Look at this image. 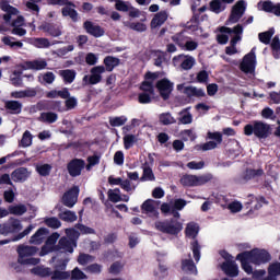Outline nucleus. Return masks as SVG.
<instances>
[{
  "mask_svg": "<svg viewBox=\"0 0 280 280\" xmlns=\"http://www.w3.org/2000/svg\"><path fill=\"white\" fill-rule=\"evenodd\" d=\"M141 182L143 180H156V177L154 176V172L152 171V167L145 166L143 168L142 176L140 178Z\"/></svg>",
  "mask_w": 280,
  "mask_h": 280,
  "instance_id": "6e6d98bb",
  "label": "nucleus"
},
{
  "mask_svg": "<svg viewBox=\"0 0 280 280\" xmlns=\"http://www.w3.org/2000/svg\"><path fill=\"white\" fill-rule=\"evenodd\" d=\"M257 65V56L255 51L252 49L247 55L244 56L243 61L240 63V70L243 73H255V67Z\"/></svg>",
  "mask_w": 280,
  "mask_h": 280,
  "instance_id": "0eeeda50",
  "label": "nucleus"
},
{
  "mask_svg": "<svg viewBox=\"0 0 280 280\" xmlns=\"http://www.w3.org/2000/svg\"><path fill=\"white\" fill-rule=\"evenodd\" d=\"M71 279H73V280H82V279H89V277L85 276L84 271L80 270V268L75 267L71 271Z\"/></svg>",
  "mask_w": 280,
  "mask_h": 280,
  "instance_id": "774afa93",
  "label": "nucleus"
},
{
  "mask_svg": "<svg viewBox=\"0 0 280 280\" xmlns=\"http://www.w3.org/2000/svg\"><path fill=\"white\" fill-rule=\"evenodd\" d=\"M59 75L63 80L65 84H73L75 82V75L78 72L73 69L59 70Z\"/></svg>",
  "mask_w": 280,
  "mask_h": 280,
  "instance_id": "a878e982",
  "label": "nucleus"
},
{
  "mask_svg": "<svg viewBox=\"0 0 280 280\" xmlns=\"http://www.w3.org/2000/svg\"><path fill=\"white\" fill-rule=\"evenodd\" d=\"M209 180H211V176L209 175L198 176L186 174L179 179V183L183 187H201V185H207Z\"/></svg>",
  "mask_w": 280,
  "mask_h": 280,
  "instance_id": "20e7f679",
  "label": "nucleus"
},
{
  "mask_svg": "<svg viewBox=\"0 0 280 280\" xmlns=\"http://www.w3.org/2000/svg\"><path fill=\"white\" fill-rule=\"evenodd\" d=\"M48 110H56L57 113H65V107H62V101H48L46 103Z\"/></svg>",
  "mask_w": 280,
  "mask_h": 280,
  "instance_id": "c03bdc74",
  "label": "nucleus"
},
{
  "mask_svg": "<svg viewBox=\"0 0 280 280\" xmlns=\"http://www.w3.org/2000/svg\"><path fill=\"white\" fill-rule=\"evenodd\" d=\"M23 225L19 219L11 218L8 222L2 224V235H10V233H19Z\"/></svg>",
  "mask_w": 280,
  "mask_h": 280,
  "instance_id": "ddd939ff",
  "label": "nucleus"
},
{
  "mask_svg": "<svg viewBox=\"0 0 280 280\" xmlns=\"http://www.w3.org/2000/svg\"><path fill=\"white\" fill-rule=\"evenodd\" d=\"M219 32H221V34H235V36H241V34H244V26H242V24H237L233 28L221 26Z\"/></svg>",
  "mask_w": 280,
  "mask_h": 280,
  "instance_id": "e433bc0d",
  "label": "nucleus"
},
{
  "mask_svg": "<svg viewBox=\"0 0 280 280\" xmlns=\"http://www.w3.org/2000/svg\"><path fill=\"white\" fill-rule=\"evenodd\" d=\"M272 36H275L273 30H269L258 34V38L260 43H262L264 45H270V40L272 39Z\"/></svg>",
  "mask_w": 280,
  "mask_h": 280,
  "instance_id": "a18cd8bd",
  "label": "nucleus"
},
{
  "mask_svg": "<svg viewBox=\"0 0 280 280\" xmlns=\"http://www.w3.org/2000/svg\"><path fill=\"white\" fill-rule=\"evenodd\" d=\"M34 45L37 49H49V47H51V43H49V39L45 37L35 38Z\"/></svg>",
  "mask_w": 280,
  "mask_h": 280,
  "instance_id": "09e8293b",
  "label": "nucleus"
},
{
  "mask_svg": "<svg viewBox=\"0 0 280 280\" xmlns=\"http://www.w3.org/2000/svg\"><path fill=\"white\" fill-rule=\"evenodd\" d=\"M221 270L226 275V277L233 278L240 275V267H237V262H235V260L222 262Z\"/></svg>",
  "mask_w": 280,
  "mask_h": 280,
  "instance_id": "a211bd4d",
  "label": "nucleus"
},
{
  "mask_svg": "<svg viewBox=\"0 0 280 280\" xmlns=\"http://www.w3.org/2000/svg\"><path fill=\"white\" fill-rule=\"evenodd\" d=\"M32 139H34L32 132H30V130L24 131L21 140L22 148H30V145H32Z\"/></svg>",
  "mask_w": 280,
  "mask_h": 280,
  "instance_id": "69168bd1",
  "label": "nucleus"
},
{
  "mask_svg": "<svg viewBox=\"0 0 280 280\" xmlns=\"http://www.w3.org/2000/svg\"><path fill=\"white\" fill-rule=\"evenodd\" d=\"M49 233V230L47 228H39L34 235L30 238V244H42L43 243V236L47 235Z\"/></svg>",
  "mask_w": 280,
  "mask_h": 280,
  "instance_id": "473e14b6",
  "label": "nucleus"
},
{
  "mask_svg": "<svg viewBox=\"0 0 280 280\" xmlns=\"http://www.w3.org/2000/svg\"><path fill=\"white\" fill-rule=\"evenodd\" d=\"M122 270H124V265H121L120 261H115L110 265L108 272L109 275L117 276V275H120Z\"/></svg>",
  "mask_w": 280,
  "mask_h": 280,
  "instance_id": "680f3d73",
  "label": "nucleus"
},
{
  "mask_svg": "<svg viewBox=\"0 0 280 280\" xmlns=\"http://www.w3.org/2000/svg\"><path fill=\"white\" fill-rule=\"evenodd\" d=\"M91 261H95V257L90 254H80L78 257V264H80V266H86V264H91Z\"/></svg>",
  "mask_w": 280,
  "mask_h": 280,
  "instance_id": "e2e57ef3",
  "label": "nucleus"
},
{
  "mask_svg": "<svg viewBox=\"0 0 280 280\" xmlns=\"http://www.w3.org/2000/svg\"><path fill=\"white\" fill-rule=\"evenodd\" d=\"M85 165L86 162L83 159L74 158L67 164L68 174L72 178H77V176L82 175V170H84Z\"/></svg>",
  "mask_w": 280,
  "mask_h": 280,
  "instance_id": "9d476101",
  "label": "nucleus"
},
{
  "mask_svg": "<svg viewBox=\"0 0 280 280\" xmlns=\"http://www.w3.org/2000/svg\"><path fill=\"white\" fill-rule=\"evenodd\" d=\"M8 211L11 215H24V213H27V207L22 203L9 206Z\"/></svg>",
  "mask_w": 280,
  "mask_h": 280,
  "instance_id": "58836bf2",
  "label": "nucleus"
},
{
  "mask_svg": "<svg viewBox=\"0 0 280 280\" xmlns=\"http://www.w3.org/2000/svg\"><path fill=\"white\" fill-rule=\"evenodd\" d=\"M245 255L249 258L250 264L255 266H261V264H268L272 259L270 253L266 249H252L249 252H245Z\"/></svg>",
  "mask_w": 280,
  "mask_h": 280,
  "instance_id": "7ed1b4c3",
  "label": "nucleus"
},
{
  "mask_svg": "<svg viewBox=\"0 0 280 280\" xmlns=\"http://www.w3.org/2000/svg\"><path fill=\"white\" fill-rule=\"evenodd\" d=\"M172 62L174 67H179L183 71H189L194 69L196 59L189 55L180 54L173 57Z\"/></svg>",
  "mask_w": 280,
  "mask_h": 280,
  "instance_id": "423d86ee",
  "label": "nucleus"
},
{
  "mask_svg": "<svg viewBox=\"0 0 280 280\" xmlns=\"http://www.w3.org/2000/svg\"><path fill=\"white\" fill-rule=\"evenodd\" d=\"M11 178L14 183H25L30 178V171L26 167L15 168L11 173Z\"/></svg>",
  "mask_w": 280,
  "mask_h": 280,
  "instance_id": "412c9836",
  "label": "nucleus"
},
{
  "mask_svg": "<svg viewBox=\"0 0 280 280\" xmlns=\"http://www.w3.org/2000/svg\"><path fill=\"white\" fill-rule=\"evenodd\" d=\"M236 259L237 261H241V266L244 272H246V275H253V266H250V258L248 257V255L245 254V252L237 254Z\"/></svg>",
  "mask_w": 280,
  "mask_h": 280,
  "instance_id": "b1692460",
  "label": "nucleus"
},
{
  "mask_svg": "<svg viewBox=\"0 0 280 280\" xmlns=\"http://www.w3.org/2000/svg\"><path fill=\"white\" fill-rule=\"evenodd\" d=\"M4 108L9 115H21L23 110V103L20 101H5Z\"/></svg>",
  "mask_w": 280,
  "mask_h": 280,
  "instance_id": "aec40b11",
  "label": "nucleus"
},
{
  "mask_svg": "<svg viewBox=\"0 0 280 280\" xmlns=\"http://www.w3.org/2000/svg\"><path fill=\"white\" fill-rule=\"evenodd\" d=\"M48 5H67L69 8H75V3L69 0H47Z\"/></svg>",
  "mask_w": 280,
  "mask_h": 280,
  "instance_id": "338daca9",
  "label": "nucleus"
},
{
  "mask_svg": "<svg viewBox=\"0 0 280 280\" xmlns=\"http://www.w3.org/2000/svg\"><path fill=\"white\" fill-rule=\"evenodd\" d=\"M190 248L192 250L195 261H200V243L198 240H195L190 243Z\"/></svg>",
  "mask_w": 280,
  "mask_h": 280,
  "instance_id": "4d7b16f0",
  "label": "nucleus"
},
{
  "mask_svg": "<svg viewBox=\"0 0 280 280\" xmlns=\"http://www.w3.org/2000/svg\"><path fill=\"white\" fill-rule=\"evenodd\" d=\"M245 137H256V139H268L272 136V126L261 120H254L244 126Z\"/></svg>",
  "mask_w": 280,
  "mask_h": 280,
  "instance_id": "f03ea898",
  "label": "nucleus"
},
{
  "mask_svg": "<svg viewBox=\"0 0 280 280\" xmlns=\"http://www.w3.org/2000/svg\"><path fill=\"white\" fill-rule=\"evenodd\" d=\"M103 65H105V71H108V73H110L112 71H114L115 67H119V65H121V60L117 57L106 56L103 60Z\"/></svg>",
  "mask_w": 280,
  "mask_h": 280,
  "instance_id": "393cba45",
  "label": "nucleus"
},
{
  "mask_svg": "<svg viewBox=\"0 0 280 280\" xmlns=\"http://www.w3.org/2000/svg\"><path fill=\"white\" fill-rule=\"evenodd\" d=\"M198 233H200V225H198V223L190 222L187 224L185 230L186 237H190L195 242L198 237Z\"/></svg>",
  "mask_w": 280,
  "mask_h": 280,
  "instance_id": "c756f323",
  "label": "nucleus"
},
{
  "mask_svg": "<svg viewBox=\"0 0 280 280\" xmlns=\"http://www.w3.org/2000/svg\"><path fill=\"white\" fill-rule=\"evenodd\" d=\"M155 88L158 89L160 96L164 102L170 100V95L174 91V83H172L167 78L161 79L156 82Z\"/></svg>",
  "mask_w": 280,
  "mask_h": 280,
  "instance_id": "1a4fd4ad",
  "label": "nucleus"
},
{
  "mask_svg": "<svg viewBox=\"0 0 280 280\" xmlns=\"http://www.w3.org/2000/svg\"><path fill=\"white\" fill-rule=\"evenodd\" d=\"M71 95L68 88H63L62 90H52L46 93V97L48 100H56V97H61V100H67Z\"/></svg>",
  "mask_w": 280,
  "mask_h": 280,
  "instance_id": "cd10ccee",
  "label": "nucleus"
},
{
  "mask_svg": "<svg viewBox=\"0 0 280 280\" xmlns=\"http://www.w3.org/2000/svg\"><path fill=\"white\" fill-rule=\"evenodd\" d=\"M36 172L39 176H49L51 174V165L50 164H42L36 166Z\"/></svg>",
  "mask_w": 280,
  "mask_h": 280,
  "instance_id": "5fc2aeb1",
  "label": "nucleus"
},
{
  "mask_svg": "<svg viewBox=\"0 0 280 280\" xmlns=\"http://www.w3.org/2000/svg\"><path fill=\"white\" fill-rule=\"evenodd\" d=\"M62 16H69L73 23H78V11L70 7H65L61 10Z\"/></svg>",
  "mask_w": 280,
  "mask_h": 280,
  "instance_id": "49530a36",
  "label": "nucleus"
},
{
  "mask_svg": "<svg viewBox=\"0 0 280 280\" xmlns=\"http://www.w3.org/2000/svg\"><path fill=\"white\" fill-rule=\"evenodd\" d=\"M174 206L171 208V212H168L173 218L166 219L164 221H156L155 229L160 231V233H165L166 235H178L180 231H183V223L178 221L180 218V212Z\"/></svg>",
  "mask_w": 280,
  "mask_h": 280,
  "instance_id": "f257e3e1",
  "label": "nucleus"
},
{
  "mask_svg": "<svg viewBox=\"0 0 280 280\" xmlns=\"http://www.w3.org/2000/svg\"><path fill=\"white\" fill-rule=\"evenodd\" d=\"M78 196H80V187L73 186L62 196V205L69 209L73 208L75 202H78Z\"/></svg>",
  "mask_w": 280,
  "mask_h": 280,
  "instance_id": "9b49d317",
  "label": "nucleus"
},
{
  "mask_svg": "<svg viewBox=\"0 0 280 280\" xmlns=\"http://www.w3.org/2000/svg\"><path fill=\"white\" fill-rule=\"evenodd\" d=\"M159 121L162 126H172V124H176V119L170 113L160 114Z\"/></svg>",
  "mask_w": 280,
  "mask_h": 280,
  "instance_id": "a19ab883",
  "label": "nucleus"
},
{
  "mask_svg": "<svg viewBox=\"0 0 280 280\" xmlns=\"http://www.w3.org/2000/svg\"><path fill=\"white\" fill-rule=\"evenodd\" d=\"M259 176H264V171L261 168H246L241 177V183H248V180H253V178H259Z\"/></svg>",
  "mask_w": 280,
  "mask_h": 280,
  "instance_id": "5701e85b",
  "label": "nucleus"
},
{
  "mask_svg": "<svg viewBox=\"0 0 280 280\" xmlns=\"http://www.w3.org/2000/svg\"><path fill=\"white\" fill-rule=\"evenodd\" d=\"M161 77V72H151L148 71L144 74V81L141 82L139 89L143 93H151L154 94V80H159Z\"/></svg>",
  "mask_w": 280,
  "mask_h": 280,
  "instance_id": "6e6552de",
  "label": "nucleus"
},
{
  "mask_svg": "<svg viewBox=\"0 0 280 280\" xmlns=\"http://www.w3.org/2000/svg\"><path fill=\"white\" fill-rule=\"evenodd\" d=\"M154 66L155 67H163V62H165V52L162 50H154Z\"/></svg>",
  "mask_w": 280,
  "mask_h": 280,
  "instance_id": "3c124183",
  "label": "nucleus"
},
{
  "mask_svg": "<svg viewBox=\"0 0 280 280\" xmlns=\"http://www.w3.org/2000/svg\"><path fill=\"white\" fill-rule=\"evenodd\" d=\"M153 97H154V94L150 92H141L138 95V102L139 104H151Z\"/></svg>",
  "mask_w": 280,
  "mask_h": 280,
  "instance_id": "603ef678",
  "label": "nucleus"
},
{
  "mask_svg": "<svg viewBox=\"0 0 280 280\" xmlns=\"http://www.w3.org/2000/svg\"><path fill=\"white\" fill-rule=\"evenodd\" d=\"M258 8H260L262 12L275 14V16H280V3L273 4L272 1L265 0L264 2L258 3Z\"/></svg>",
  "mask_w": 280,
  "mask_h": 280,
  "instance_id": "f3484780",
  "label": "nucleus"
},
{
  "mask_svg": "<svg viewBox=\"0 0 280 280\" xmlns=\"http://www.w3.org/2000/svg\"><path fill=\"white\" fill-rule=\"evenodd\" d=\"M38 253L37 247L28 245H20L18 247V255L20 257H34Z\"/></svg>",
  "mask_w": 280,
  "mask_h": 280,
  "instance_id": "c85d7f7f",
  "label": "nucleus"
},
{
  "mask_svg": "<svg viewBox=\"0 0 280 280\" xmlns=\"http://www.w3.org/2000/svg\"><path fill=\"white\" fill-rule=\"evenodd\" d=\"M0 9L2 12H7V14L3 15V21L5 23H10V21H12V16H16V14H19V9L10 5V2L5 0L0 2Z\"/></svg>",
  "mask_w": 280,
  "mask_h": 280,
  "instance_id": "dca6fc26",
  "label": "nucleus"
},
{
  "mask_svg": "<svg viewBox=\"0 0 280 280\" xmlns=\"http://www.w3.org/2000/svg\"><path fill=\"white\" fill-rule=\"evenodd\" d=\"M78 247V243L74 241L68 240L67 236H62L58 245L56 246L57 250H63V253H73V248Z\"/></svg>",
  "mask_w": 280,
  "mask_h": 280,
  "instance_id": "6ab92c4d",
  "label": "nucleus"
},
{
  "mask_svg": "<svg viewBox=\"0 0 280 280\" xmlns=\"http://www.w3.org/2000/svg\"><path fill=\"white\" fill-rule=\"evenodd\" d=\"M39 30L48 36H52V38H58V36H62V26L54 23V22H44L39 26Z\"/></svg>",
  "mask_w": 280,
  "mask_h": 280,
  "instance_id": "f8f14e48",
  "label": "nucleus"
},
{
  "mask_svg": "<svg viewBox=\"0 0 280 280\" xmlns=\"http://www.w3.org/2000/svg\"><path fill=\"white\" fill-rule=\"evenodd\" d=\"M45 224L49 229H60V226H62V223L56 217H50V218L45 219Z\"/></svg>",
  "mask_w": 280,
  "mask_h": 280,
  "instance_id": "13d9d810",
  "label": "nucleus"
},
{
  "mask_svg": "<svg viewBox=\"0 0 280 280\" xmlns=\"http://www.w3.org/2000/svg\"><path fill=\"white\" fill-rule=\"evenodd\" d=\"M182 270L189 275H198V269L196 268V264H194L192 259H184L182 261Z\"/></svg>",
  "mask_w": 280,
  "mask_h": 280,
  "instance_id": "f704fd0d",
  "label": "nucleus"
},
{
  "mask_svg": "<svg viewBox=\"0 0 280 280\" xmlns=\"http://www.w3.org/2000/svg\"><path fill=\"white\" fill-rule=\"evenodd\" d=\"M51 280H67L71 277V272L69 271H58L55 270L51 275Z\"/></svg>",
  "mask_w": 280,
  "mask_h": 280,
  "instance_id": "052dcab7",
  "label": "nucleus"
},
{
  "mask_svg": "<svg viewBox=\"0 0 280 280\" xmlns=\"http://www.w3.org/2000/svg\"><path fill=\"white\" fill-rule=\"evenodd\" d=\"M209 10L214 14H220L226 10V4H223L222 0H212L209 2Z\"/></svg>",
  "mask_w": 280,
  "mask_h": 280,
  "instance_id": "72a5a7b5",
  "label": "nucleus"
},
{
  "mask_svg": "<svg viewBox=\"0 0 280 280\" xmlns=\"http://www.w3.org/2000/svg\"><path fill=\"white\" fill-rule=\"evenodd\" d=\"M12 40H16V38L10 37V36H4L1 39L3 45H7L8 47H11V49H14V47H18L19 49H23V43L22 42H12Z\"/></svg>",
  "mask_w": 280,
  "mask_h": 280,
  "instance_id": "37998d69",
  "label": "nucleus"
},
{
  "mask_svg": "<svg viewBox=\"0 0 280 280\" xmlns=\"http://www.w3.org/2000/svg\"><path fill=\"white\" fill-rule=\"evenodd\" d=\"M59 220H62V222H75L78 215L71 210H66L59 213Z\"/></svg>",
  "mask_w": 280,
  "mask_h": 280,
  "instance_id": "79ce46f5",
  "label": "nucleus"
},
{
  "mask_svg": "<svg viewBox=\"0 0 280 280\" xmlns=\"http://www.w3.org/2000/svg\"><path fill=\"white\" fill-rule=\"evenodd\" d=\"M26 67L33 71H43V69H47V61L45 59L26 61Z\"/></svg>",
  "mask_w": 280,
  "mask_h": 280,
  "instance_id": "c9c22d12",
  "label": "nucleus"
},
{
  "mask_svg": "<svg viewBox=\"0 0 280 280\" xmlns=\"http://www.w3.org/2000/svg\"><path fill=\"white\" fill-rule=\"evenodd\" d=\"M32 275H35L36 277H42L45 279L46 277H51L52 271L49 267L44 266H36L33 269H31Z\"/></svg>",
  "mask_w": 280,
  "mask_h": 280,
  "instance_id": "2f4dec72",
  "label": "nucleus"
},
{
  "mask_svg": "<svg viewBox=\"0 0 280 280\" xmlns=\"http://www.w3.org/2000/svg\"><path fill=\"white\" fill-rule=\"evenodd\" d=\"M246 12V1L238 0L231 10L230 16L225 22V25H231L234 23H240V19L244 16V13Z\"/></svg>",
  "mask_w": 280,
  "mask_h": 280,
  "instance_id": "39448f33",
  "label": "nucleus"
},
{
  "mask_svg": "<svg viewBox=\"0 0 280 280\" xmlns=\"http://www.w3.org/2000/svg\"><path fill=\"white\" fill-rule=\"evenodd\" d=\"M255 205H257V197L255 195H248L247 201L245 202L246 209H249L247 211V215L253 214V211H255Z\"/></svg>",
  "mask_w": 280,
  "mask_h": 280,
  "instance_id": "de8ad7c7",
  "label": "nucleus"
},
{
  "mask_svg": "<svg viewBox=\"0 0 280 280\" xmlns=\"http://www.w3.org/2000/svg\"><path fill=\"white\" fill-rule=\"evenodd\" d=\"M187 38L188 37L185 36V31H182V32L173 35L171 37V40H173V43H175V45H177L178 47H180L183 49L185 47V44L187 43Z\"/></svg>",
  "mask_w": 280,
  "mask_h": 280,
  "instance_id": "4c0bfd02",
  "label": "nucleus"
},
{
  "mask_svg": "<svg viewBox=\"0 0 280 280\" xmlns=\"http://www.w3.org/2000/svg\"><path fill=\"white\" fill-rule=\"evenodd\" d=\"M38 121L43 124H56V121H58V114L54 112H43L38 117Z\"/></svg>",
  "mask_w": 280,
  "mask_h": 280,
  "instance_id": "7c9ffc66",
  "label": "nucleus"
},
{
  "mask_svg": "<svg viewBox=\"0 0 280 280\" xmlns=\"http://www.w3.org/2000/svg\"><path fill=\"white\" fill-rule=\"evenodd\" d=\"M167 11L158 12L153 19L151 20L152 30H156V27H161L167 21Z\"/></svg>",
  "mask_w": 280,
  "mask_h": 280,
  "instance_id": "bb28decb",
  "label": "nucleus"
},
{
  "mask_svg": "<svg viewBox=\"0 0 280 280\" xmlns=\"http://www.w3.org/2000/svg\"><path fill=\"white\" fill-rule=\"evenodd\" d=\"M83 28L85 30L86 34H90V36H94V38H102L104 34H106V31L100 25L93 24L91 21H85L83 23Z\"/></svg>",
  "mask_w": 280,
  "mask_h": 280,
  "instance_id": "4468645a",
  "label": "nucleus"
},
{
  "mask_svg": "<svg viewBox=\"0 0 280 280\" xmlns=\"http://www.w3.org/2000/svg\"><path fill=\"white\" fill-rule=\"evenodd\" d=\"M142 213H147L150 218H159V210L154 207V200L147 199L141 206Z\"/></svg>",
  "mask_w": 280,
  "mask_h": 280,
  "instance_id": "4be33fe9",
  "label": "nucleus"
},
{
  "mask_svg": "<svg viewBox=\"0 0 280 280\" xmlns=\"http://www.w3.org/2000/svg\"><path fill=\"white\" fill-rule=\"evenodd\" d=\"M66 235L68 240H71L72 242L78 244V237H80V232H78L75 229L73 228L66 229Z\"/></svg>",
  "mask_w": 280,
  "mask_h": 280,
  "instance_id": "0e129e2a",
  "label": "nucleus"
},
{
  "mask_svg": "<svg viewBox=\"0 0 280 280\" xmlns=\"http://www.w3.org/2000/svg\"><path fill=\"white\" fill-rule=\"evenodd\" d=\"M126 121H128V118H126V116L109 118V125L113 128H119V126H124Z\"/></svg>",
  "mask_w": 280,
  "mask_h": 280,
  "instance_id": "bf43d9fd",
  "label": "nucleus"
},
{
  "mask_svg": "<svg viewBox=\"0 0 280 280\" xmlns=\"http://www.w3.org/2000/svg\"><path fill=\"white\" fill-rule=\"evenodd\" d=\"M11 84L13 86H23V72L22 71H14L13 77H11Z\"/></svg>",
  "mask_w": 280,
  "mask_h": 280,
  "instance_id": "8fccbe9b",
  "label": "nucleus"
},
{
  "mask_svg": "<svg viewBox=\"0 0 280 280\" xmlns=\"http://www.w3.org/2000/svg\"><path fill=\"white\" fill-rule=\"evenodd\" d=\"M268 276L273 277L275 279L280 276V262H272L269 265Z\"/></svg>",
  "mask_w": 280,
  "mask_h": 280,
  "instance_id": "864d4df0",
  "label": "nucleus"
},
{
  "mask_svg": "<svg viewBox=\"0 0 280 280\" xmlns=\"http://www.w3.org/2000/svg\"><path fill=\"white\" fill-rule=\"evenodd\" d=\"M122 141L125 150H130V148H133L135 143H137L139 139L132 133H127L124 136Z\"/></svg>",
  "mask_w": 280,
  "mask_h": 280,
  "instance_id": "ea45409f",
  "label": "nucleus"
},
{
  "mask_svg": "<svg viewBox=\"0 0 280 280\" xmlns=\"http://www.w3.org/2000/svg\"><path fill=\"white\" fill-rule=\"evenodd\" d=\"M91 74L88 79V84H100L102 82V73H106L104 66H95L90 70Z\"/></svg>",
  "mask_w": 280,
  "mask_h": 280,
  "instance_id": "2eb2a0df",
  "label": "nucleus"
}]
</instances>
